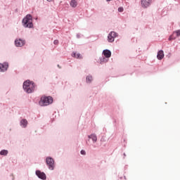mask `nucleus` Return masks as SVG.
Here are the masks:
<instances>
[{
	"instance_id": "obj_11",
	"label": "nucleus",
	"mask_w": 180,
	"mask_h": 180,
	"mask_svg": "<svg viewBox=\"0 0 180 180\" xmlns=\"http://www.w3.org/2000/svg\"><path fill=\"white\" fill-rule=\"evenodd\" d=\"M157 58L158 60H162L164 58V51L160 50L158 52Z\"/></svg>"
},
{
	"instance_id": "obj_21",
	"label": "nucleus",
	"mask_w": 180,
	"mask_h": 180,
	"mask_svg": "<svg viewBox=\"0 0 180 180\" xmlns=\"http://www.w3.org/2000/svg\"><path fill=\"white\" fill-rule=\"evenodd\" d=\"M80 153H81L82 155H85L86 154V153L84 150H81Z\"/></svg>"
},
{
	"instance_id": "obj_17",
	"label": "nucleus",
	"mask_w": 180,
	"mask_h": 180,
	"mask_svg": "<svg viewBox=\"0 0 180 180\" xmlns=\"http://www.w3.org/2000/svg\"><path fill=\"white\" fill-rule=\"evenodd\" d=\"M0 155H8V150H3L0 152Z\"/></svg>"
},
{
	"instance_id": "obj_3",
	"label": "nucleus",
	"mask_w": 180,
	"mask_h": 180,
	"mask_svg": "<svg viewBox=\"0 0 180 180\" xmlns=\"http://www.w3.org/2000/svg\"><path fill=\"white\" fill-rule=\"evenodd\" d=\"M22 24L24 27H33V20L31 15H27L22 20Z\"/></svg>"
},
{
	"instance_id": "obj_8",
	"label": "nucleus",
	"mask_w": 180,
	"mask_h": 180,
	"mask_svg": "<svg viewBox=\"0 0 180 180\" xmlns=\"http://www.w3.org/2000/svg\"><path fill=\"white\" fill-rule=\"evenodd\" d=\"M15 43L17 47H22V46H25V42L22 39H17L15 41Z\"/></svg>"
},
{
	"instance_id": "obj_7",
	"label": "nucleus",
	"mask_w": 180,
	"mask_h": 180,
	"mask_svg": "<svg viewBox=\"0 0 180 180\" xmlns=\"http://www.w3.org/2000/svg\"><path fill=\"white\" fill-rule=\"evenodd\" d=\"M8 67H9V65H8L7 63H0V71L1 72H4V71L8 70Z\"/></svg>"
},
{
	"instance_id": "obj_19",
	"label": "nucleus",
	"mask_w": 180,
	"mask_h": 180,
	"mask_svg": "<svg viewBox=\"0 0 180 180\" xmlns=\"http://www.w3.org/2000/svg\"><path fill=\"white\" fill-rule=\"evenodd\" d=\"M101 63H108V60H106V58L103 57L101 58Z\"/></svg>"
},
{
	"instance_id": "obj_18",
	"label": "nucleus",
	"mask_w": 180,
	"mask_h": 180,
	"mask_svg": "<svg viewBox=\"0 0 180 180\" xmlns=\"http://www.w3.org/2000/svg\"><path fill=\"white\" fill-rule=\"evenodd\" d=\"M175 33H176V37H179V36H180V30H178L175 31V32H174V34H175Z\"/></svg>"
},
{
	"instance_id": "obj_10",
	"label": "nucleus",
	"mask_w": 180,
	"mask_h": 180,
	"mask_svg": "<svg viewBox=\"0 0 180 180\" xmlns=\"http://www.w3.org/2000/svg\"><path fill=\"white\" fill-rule=\"evenodd\" d=\"M103 54L105 56V58H110L112 56V52L110 51L105 49L103 51Z\"/></svg>"
},
{
	"instance_id": "obj_4",
	"label": "nucleus",
	"mask_w": 180,
	"mask_h": 180,
	"mask_svg": "<svg viewBox=\"0 0 180 180\" xmlns=\"http://www.w3.org/2000/svg\"><path fill=\"white\" fill-rule=\"evenodd\" d=\"M46 161L49 169H54V160L50 157H48L46 158Z\"/></svg>"
},
{
	"instance_id": "obj_6",
	"label": "nucleus",
	"mask_w": 180,
	"mask_h": 180,
	"mask_svg": "<svg viewBox=\"0 0 180 180\" xmlns=\"http://www.w3.org/2000/svg\"><path fill=\"white\" fill-rule=\"evenodd\" d=\"M153 0H141V5L142 8H148L151 5Z\"/></svg>"
},
{
	"instance_id": "obj_24",
	"label": "nucleus",
	"mask_w": 180,
	"mask_h": 180,
	"mask_svg": "<svg viewBox=\"0 0 180 180\" xmlns=\"http://www.w3.org/2000/svg\"><path fill=\"white\" fill-rule=\"evenodd\" d=\"M48 2H51L52 1H54V0H47Z\"/></svg>"
},
{
	"instance_id": "obj_20",
	"label": "nucleus",
	"mask_w": 180,
	"mask_h": 180,
	"mask_svg": "<svg viewBox=\"0 0 180 180\" xmlns=\"http://www.w3.org/2000/svg\"><path fill=\"white\" fill-rule=\"evenodd\" d=\"M123 11H124V9L123 8V7H119V8H118V12H123Z\"/></svg>"
},
{
	"instance_id": "obj_13",
	"label": "nucleus",
	"mask_w": 180,
	"mask_h": 180,
	"mask_svg": "<svg viewBox=\"0 0 180 180\" xmlns=\"http://www.w3.org/2000/svg\"><path fill=\"white\" fill-rule=\"evenodd\" d=\"M77 5H78V3L77 2V1L72 0L70 1V6H72V8H77Z\"/></svg>"
},
{
	"instance_id": "obj_16",
	"label": "nucleus",
	"mask_w": 180,
	"mask_h": 180,
	"mask_svg": "<svg viewBox=\"0 0 180 180\" xmlns=\"http://www.w3.org/2000/svg\"><path fill=\"white\" fill-rule=\"evenodd\" d=\"M92 79H93L92 76L91 75L87 76L86 78V82H89V83L92 82Z\"/></svg>"
},
{
	"instance_id": "obj_5",
	"label": "nucleus",
	"mask_w": 180,
	"mask_h": 180,
	"mask_svg": "<svg viewBox=\"0 0 180 180\" xmlns=\"http://www.w3.org/2000/svg\"><path fill=\"white\" fill-rule=\"evenodd\" d=\"M117 37V33L112 31L110 32V34L108 36V40L109 43H113L115 41V38Z\"/></svg>"
},
{
	"instance_id": "obj_15",
	"label": "nucleus",
	"mask_w": 180,
	"mask_h": 180,
	"mask_svg": "<svg viewBox=\"0 0 180 180\" xmlns=\"http://www.w3.org/2000/svg\"><path fill=\"white\" fill-rule=\"evenodd\" d=\"M72 56L73 57H75V58H82V56H81V54L79 53H77L75 52H73V53L72 54Z\"/></svg>"
},
{
	"instance_id": "obj_2",
	"label": "nucleus",
	"mask_w": 180,
	"mask_h": 180,
	"mask_svg": "<svg viewBox=\"0 0 180 180\" xmlns=\"http://www.w3.org/2000/svg\"><path fill=\"white\" fill-rule=\"evenodd\" d=\"M39 103L40 106H49L53 103V98L51 96H42Z\"/></svg>"
},
{
	"instance_id": "obj_25",
	"label": "nucleus",
	"mask_w": 180,
	"mask_h": 180,
	"mask_svg": "<svg viewBox=\"0 0 180 180\" xmlns=\"http://www.w3.org/2000/svg\"><path fill=\"white\" fill-rule=\"evenodd\" d=\"M110 1H112V0H106L107 2H109Z\"/></svg>"
},
{
	"instance_id": "obj_14",
	"label": "nucleus",
	"mask_w": 180,
	"mask_h": 180,
	"mask_svg": "<svg viewBox=\"0 0 180 180\" xmlns=\"http://www.w3.org/2000/svg\"><path fill=\"white\" fill-rule=\"evenodd\" d=\"M20 124L23 127H26L27 126V120L25 119H23L20 121Z\"/></svg>"
},
{
	"instance_id": "obj_23",
	"label": "nucleus",
	"mask_w": 180,
	"mask_h": 180,
	"mask_svg": "<svg viewBox=\"0 0 180 180\" xmlns=\"http://www.w3.org/2000/svg\"><path fill=\"white\" fill-rule=\"evenodd\" d=\"M53 44H58V40H55V41H53Z\"/></svg>"
},
{
	"instance_id": "obj_22",
	"label": "nucleus",
	"mask_w": 180,
	"mask_h": 180,
	"mask_svg": "<svg viewBox=\"0 0 180 180\" xmlns=\"http://www.w3.org/2000/svg\"><path fill=\"white\" fill-rule=\"evenodd\" d=\"M169 40H175V37H173L172 36H170L169 37Z\"/></svg>"
},
{
	"instance_id": "obj_1",
	"label": "nucleus",
	"mask_w": 180,
	"mask_h": 180,
	"mask_svg": "<svg viewBox=\"0 0 180 180\" xmlns=\"http://www.w3.org/2000/svg\"><path fill=\"white\" fill-rule=\"evenodd\" d=\"M34 83L30 82V80H27L23 83L22 88L27 94H32L33 91H34Z\"/></svg>"
},
{
	"instance_id": "obj_12",
	"label": "nucleus",
	"mask_w": 180,
	"mask_h": 180,
	"mask_svg": "<svg viewBox=\"0 0 180 180\" xmlns=\"http://www.w3.org/2000/svg\"><path fill=\"white\" fill-rule=\"evenodd\" d=\"M89 139H91V140H93L94 143H96V141H98V137H96V135H95L94 134L89 136Z\"/></svg>"
},
{
	"instance_id": "obj_9",
	"label": "nucleus",
	"mask_w": 180,
	"mask_h": 180,
	"mask_svg": "<svg viewBox=\"0 0 180 180\" xmlns=\"http://www.w3.org/2000/svg\"><path fill=\"white\" fill-rule=\"evenodd\" d=\"M36 175H37L40 179H46V174H44V172H41L40 170H37L36 172Z\"/></svg>"
}]
</instances>
